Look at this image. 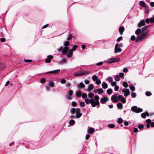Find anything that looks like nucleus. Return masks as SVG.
I'll use <instances>...</instances> for the list:
<instances>
[{
	"mask_svg": "<svg viewBox=\"0 0 154 154\" xmlns=\"http://www.w3.org/2000/svg\"><path fill=\"white\" fill-rule=\"evenodd\" d=\"M115 80L117 81H119L120 80V77L118 75H116L115 77Z\"/></svg>",
	"mask_w": 154,
	"mask_h": 154,
	"instance_id": "obj_28",
	"label": "nucleus"
},
{
	"mask_svg": "<svg viewBox=\"0 0 154 154\" xmlns=\"http://www.w3.org/2000/svg\"><path fill=\"white\" fill-rule=\"evenodd\" d=\"M130 89L132 91H134L135 90V87L133 86H131L130 87Z\"/></svg>",
	"mask_w": 154,
	"mask_h": 154,
	"instance_id": "obj_40",
	"label": "nucleus"
},
{
	"mask_svg": "<svg viewBox=\"0 0 154 154\" xmlns=\"http://www.w3.org/2000/svg\"><path fill=\"white\" fill-rule=\"evenodd\" d=\"M119 45L116 44L115 48V52L117 53L120 52L122 51V49L120 48H119Z\"/></svg>",
	"mask_w": 154,
	"mask_h": 154,
	"instance_id": "obj_10",
	"label": "nucleus"
},
{
	"mask_svg": "<svg viewBox=\"0 0 154 154\" xmlns=\"http://www.w3.org/2000/svg\"><path fill=\"white\" fill-rule=\"evenodd\" d=\"M144 127V126L142 124V125H139L138 126V128H139L140 129H142Z\"/></svg>",
	"mask_w": 154,
	"mask_h": 154,
	"instance_id": "obj_59",
	"label": "nucleus"
},
{
	"mask_svg": "<svg viewBox=\"0 0 154 154\" xmlns=\"http://www.w3.org/2000/svg\"><path fill=\"white\" fill-rule=\"evenodd\" d=\"M117 83L115 82H112L111 84V85L112 86H116Z\"/></svg>",
	"mask_w": 154,
	"mask_h": 154,
	"instance_id": "obj_49",
	"label": "nucleus"
},
{
	"mask_svg": "<svg viewBox=\"0 0 154 154\" xmlns=\"http://www.w3.org/2000/svg\"><path fill=\"white\" fill-rule=\"evenodd\" d=\"M119 75L120 77L122 78L124 76V74L122 72H121L119 74Z\"/></svg>",
	"mask_w": 154,
	"mask_h": 154,
	"instance_id": "obj_54",
	"label": "nucleus"
},
{
	"mask_svg": "<svg viewBox=\"0 0 154 154\" xmlns=\"http://www.w3.org/2000/svg\"><path fill=\"white\" fill-rule=\"evenodd\" d=\"M53 58V56L52 55H49L47 57V58L45 60V62L47 63H50L51 61V60Z\"/></svg>",
	"mask_w": 154,
	"mask_h": 154,
	"instance_id": "obj_13",
	"label": "nucleus"
},
{
	"mask_svg": "<svg viewBox=\"0 0 154 154\" xmlns=\"http://www.w3.org/2000/svg\"><path fill=\"white\" fill-rule=\"evenodd\" d=\"M145 25V22L144 20H143L140 21L138 24V26L141 27L142 26H144Z\"/></svg>",
	"mask_w": 154,
	"mask_h": 154,
	"instance_id": "obj_15",
	"label": "nucleus"
},
{
	"mask_svg": "<svg viewBox=\"0 0 154 154\" xmlns=\"http://www.w3.org/2000/svg\"><path fill=\"white\" fill-rule=\"evenodd\" d=\"M49 85L51 87H53L54 86V84L53 82H49Z\"/></svg>",
	"mask_w": 154,
	"mask_h": 154,
	"instance_id": "obj_37",
	"label": "nucleus"
},
{
	"mask_svg": "<svg viewBox=\"0 0 154 154\" xmlns=\"http://www.w3.org/2000/svg\"><path fill=\"white\" fill-rule=\"evenodd\" d=\"M75 123V122L73 120H71L69 122V124L71 125H73Z\"/></svg>",
	"mask_w": 154,
	"mask_h": 154,
	"instance_id": "obj_43",
	"label": "nucleus"
},
{
	"mask_svg": "<svg viewBox=\"0 0 154 154\" xmlns=\"http://www.w3.org/2000/svg\"><path fill=\"white\" fill-rule=\"evenodd\" d=\"M69 47L67 46L64 47L62 50V52L63 54H66L69 50Z\"/></svg>",
	"mask_w": 154,
	"mask_h": 154,
	"instance_id": "obj_19",
	"label": "nucleus"
},
{
	"mask_svg": "<svg viewBox=\"0 0 154 154\" xmlns=\"http://www.w3.org/2000/svg\"><path fill=\"white\" fill-rule=\"evenodd\" d=\"M122 36H120V37H119L117 39V41L118 42H119V41H120L122 39Z\"/></svg>",
	"mask_w": 154,
	"mask_h": 154,
	"instance_id": "obj_62",
	"label": "nucleus"
},
{
	"mask_svg": "<svg viewBox=\"0 0 154 154\" xmlns=\"http://www.w3.org/2000/svg\"><path fill=\"white\" fill-rule=\"evenodd\" d=\"M122 85L125 88H127L128 86V84L127 82H123Z\"/></svg>",
	"mask_w": 154,
	"mask_h": 154,
	"instance_id": "obj_31",
	"label": "nucleus"
},
{
	"mask_svg": "<svg viewBox=\"0 0 154 154\" xmlns=\"http://www.w3.org/2000/svg\"><path fill=\"white\" fill-rule=\"evenodd\" d=\"M122 91L124 93V95L125 97H127L130 94L129 89H122Z\"/></svg>",
	"mask_w": 154,
	"mask_h": 154,
	"instance_id": "obj_7",
	"label": "nucleus"
},
{
	"mask_svg": "<svg viewBox=\"0 0 154 154\" xmlns=\"http://www.w3.org/2000/svg\"><path fill=\"white\" fill-rule=\"evenodd\" d=\"M148 27L147 26H145L142 28V31L143 32L146 30Z\"/></svg>",
	"mask_w": 154,
	"mask_h": 154,
	"instance_id": "obj_48",
	"label": "nucleus"
},
{
	"mask_svg": "<svg viewBox=\"0 0 154 154\" xmlns=\"http://www.w3.org/2000/svg\"><path fill=\"white\" fill-rule=\"evenodd\" d=\"M99 97L98 95L94 96V98L91 99V104L93 107H95L100 104Z\"/></svg>",
	"mask_w": 154,
	"mask_h": 154,
	"instance_id": "obj_2",
	"label": "nucleus"
},
{
	"mask_svg": "<svg viewBox=\"0 0 154 154\" xmlns=\"http://www.w3.org/2000/svg\"><path fill=\"white\" fill-rule=\"evenodd\" d=\"M85 83V84H88L90 82L88 80H85L84 81Z\"/></svg>",
	"mask_w": 154,
	"mask_h": 154,
	"instance_id": "obj_63",
	"label": "nucleus"
},
{
	"mask_svg": "<svg viewBox=\"0 0 154 154\" xmlns=\"http://www.w3.org/2000/svg\"><path fill=\"white\" fill-rule=\"evenodd\" d=\"M76 109L74 108H72L70 109V111L72 114H74L76 113Z\"/></svg>",
	"mask_w": 154,
	"mask_h": 154,
	"instance_id": "obj_25",
	"label": "nucleus"
},
{
	"mask_svg": "<svg viewBox=\"0 0 154 154\" xmlns=\"http://www.w3.org/2000/svg\"><path fill=\"white\" fill-rule=\"evenodd\" d=\"M141 32V29L140 28H138L137 29L136 31H135V34L138 35H140V33Z\"/></svg>",
	"mask_w": 154,
	"mask_h": 154,
	"instance_id": "obj_21",
	"label": "nucleus"
},
{
	"mask_svg": "<svg viewBox=\"0 0 154 154\" xmlns=\"http://www.w3.org/2000/svg\"><path fill=\"white\" fill-rule=\"evenodd\" d=\"M72 38V35H69V37L68 38V40H70Z\"/></svg>",
	"mask_w": 154,
	"mask_h": 154,
	"instance_id": "obj_64",
	"label": "nucleus"
},
{
	"mask_svg": "<svg viewBox=\"0 0 154 154\" xmlns=\"http://www.w3.org/2000/svg\"><path fill=\"white\" fill-rule=\"evenodd\" d=\"M120 59L119 58H109L106 61V63H113L119 62Z\"/></svg>",
	"mask_w": 154,
	"mask_h": 154,
	"instance_id": "obj_4",
	"label": "nucleus"
},
{
	"mask_svg": "<svg viewBox=\"0 0 154 154\" xmlns=\"http://www.w3.org/2000/svg\"><path fill=\"white\" fill-rule=\"evenodd\" d=\"M73 50L72 49H70L69 50L68 54H67V57H71L73 54Z\"/></svg>",
	"mask_w": 154,
	"mask_h": 154,
	"instance_id": "obj_14",
	"label": "nucleus"
},
{
	"mask_svg": "<svg viewBox=\"0 0 154 154\" xmlns=\"http://www.w3.org/2000/svg\"><path fill=\"white\" fill-rule=\"evenodd\" d=\"M78 47V46L77 45H74L72 47V50L73 51L74 50H75Z\"/></svg>",
	"mask_w": 154,
	"mask_h": 154,
	"instance_id": "obj_61",
	"label": "nucleus"
},
{
	"mask_svg": "<svg viewBox=\"0 0 154 154\" xmlns=\"http://www.w3.org/2000/svg\"><path fill=\"white\" fill-rule=\"evenodd\" d=\"M94 96V94L92 93H90L88 94V96L90 98H93Z\"/></svg>",
	"mask_w": 154,
	"mask_h": 154,
	"instance_id": "obj_30",
	"label": "nucleus"
},
{
	"mask_svg": "<svg viewBox=\"0 0 154 154\" xmlns=\"http://www.w3.org/2000/svg\"><path fill=\"white\" fill-rule=\"evenodd\" d=\"M68 95L66 96V98L68 100H70L72 98L71 96H72L73 94L72 90H69L68 91Z\"/></svg>",
	"mask_w": 154,
	"mask_h": 154,
	"instance_id": "obj_8",
	"label": "nucleus"
},
{
	"mask_svg": "<svg viewBox=\"0 0 154 154\" xmlns=\"http://www.w3.org/2000/svg\"><path fill=\"white\" fill-rule=\"evenodd\" d=\"M94 87V86L93 84L90 85L88 87V91L89 92L91 91V90L93 89Z\"/></svg>",
	"mask_w": 154,
	"mask_h": 154,
	"instance_id": "obj_18",
	"label": "nucleus"
},
{
	"mask_svg": "<svg viewBox=\"0 0 154 154\" xmlns=\"http://www.w3.org/2000/svg\"><path fill=\"white\" fill-rule=\"evenodd\" d=\"M140 5L143 7H145L146 6V4L143 1H141L140 2Z\"/></svg>",
	"mask_w": 154,
	"mask_h": 154,
	"instance_id": "obj_32",
	"label": "nucleus"
},
{
	"mask_svg": "<svg viewBox=\"0 0 154 154\" xmlns=\"http://www.w3.org/2000/svg\"><path fill=\"white\" fill-rule=\"evenodd\" d=\"M60 82L62 84H65L66 82V80L64 79H62L60 80Z\"/></svg>",
	"mask_w": 154,
	"mask_h": 154,
	"instance_id": "obj_41",
	"label": "nucleus"
},
{
	"mask_svg": "<svg viewBox=\"0 0 154 154\" xmlns=\"http://www.w3.org/2000/svg\"><path fill=\"white\" fill-rule=\"evenodd\" d=\"M77 103L74 101H73L72 103V105L73 106H76L77 105Z\"/></svg>",
	"mask_w": 154,
	"mask_h": 154,
	"instance_id": "obj_57",
	"label": "nucleus"
},
{
	"mask_svg": "<svg viewBox=\"0 0 154 154\" xmlns=\"http://www.w3.org/2000/svg\"><path fill=\"white\" fill-rule=\"evenodd\" d=\"M82 97L83 98H86L87 97V95L85 93H83L82 95Z\"/></svg>",
	"mask_w": 154,
	"mask_h": 154,
	"instance_id": "obj_42",
	"label": "nucleus"
},
{
	"mask_svg": "<svg viewBox=\"0 0 154 154\" xmlns=\"http://www.w3.org/2000/svg\"><path fill=\"white\" fill-rule=\"evenodd\" d=\"M80 110L79 108L76 109V117L78 119L82 115V113L80 112Z\"/></svg>",
	"mask_w": 154,
	"mask_h": 154,
	"instance_id": "obj_9",
	"label": "nucleus"
},
{
	"mask_svg": "<svg viewBox=\"0 0 154 154\" xmlns=\"http://www.w3.org/2000/svg\"><path fill=\"white\" fill-rule=\"evenodd\" d=\"M146 94L147 96H149L151 95L152 94L149 91H147L146 93Z\"/></svg>",
	"mask_w": 154,
	"mask_h": 154,
	"instance_id": "obj_46",
	"label": "nucleus"
},
{
	"mask_svg": "<svg viewBox=\"0 0 154 154\" xmlns=\"http://www.w3.org/2000/svg\"><path fill=\"white\" fill-rule=\"evenodd\" d=\"M108 127L110 128H112L115 127V125L113 124H110L108 125Z\"/></svg>",
	"mask_w": 154,
	"mask_h": 154,
	"instance_id": "obj_45",
	"label": "nucleus"
},
{
	"mask_svg": "<svg viewBox=\"0 0 154 154\" xmlns=\"http://www.w3.org/2000/svg\"><path fill=\"white\" fill-rule=\"evenodd\" d=\"M111 100L114 103H116L118 102V98L117 95L116 94H114L112 95L111 97Z\"/></svg>",
	"mask_w": 154,
	"mask_h": 154,
	"instance_id": "obj_6",
	"label": "nucleus"
},
{
	"mask_svg": "<svg viewBox=\"0 0 154 154\" xmlns=\"http://www.w3.org/2000/svg\"><path fill=\"white\" fill-rule=\"evenodd\" d=\"M125 30V28L124 26L120 27L119 28V31L121 35L123 34V32Z\"/></svg>",
	"mask_w": 154,
	"mask_h": 154,
	"instance_id": "obj_16",
	"label": "nucleus"
},
{
	"mask_svg": "<svg viewBox=\"0 0 154 154\" xmlns=\"http://www.w3.org/2000/svg\"><path fill=\"white\" fill-rule=\"evenodd\" d=\"M67 62V60L66 59H64L62 61H61L60 63L62 64L63 63H65Z\"/></svg>",
	"mask_w": 154,
	"mask_h": 154,
	"instance_id": "obj_51",
	"label": "nucleus"
},
{
	"mask_svg": "<svg viewBox=\"0 0 154 154\" xmlns=\"http://www.w3.org/2000/svg\"><path fill=\"white\" fill-rule=\"evenodd\" d=\"M123 71L125 72H127L128 71V69L126 67L124 68L123 69Z\"/></svg>",
	"mask_w": 154,
	"mask_h": 154,
	"instance_id": "obj_60",
	"label": "nucleus"
},
{
	"mask_svg": "<svg viewBox=\"0 0 154 154\" xmlns=\"http://www.w3.org/2000/svg\"><path fill=\"white\" fill-rule=\"evenodd\" d=\"M146 22L147 23H149L150 22V19L147 18L145 20Z\"/></svg>",
	"mask_w": 154,
	"mask_h": 154,
	"instance_id": "obj_58",
	"label": "nucleus"
},
{
	"mask_svg": "<svg viewBox=\"0 0 154 154\" xmlns=\"http://www.w3.org/2000/svg\"><path fill=\"white\" fill-rule=\"evenodd\" d=\"M45 81V80L44 78H42L40 80V82L42 83H44Z\"/></svg>",
	"mask_w": 154,
	"mask_h": 154,
	"instance_id": "obj_56",
	"label": "nucleus"
},
{
	"mask_svg": "<svg viewBox=\"0 0 154 154\" xmlns=\"http://www.w3.org/2000/svg\"><path fill=\"white\" fill-rule=\"evenodd\" d=\"M117 106L118 108L121 109L122 107V104L121 103H118L117 104Z\"/></svg>",
	"mask_w": 154,
	"mask_h": 154,
	"instance_id": "obj_34",
	"label": "nucleus"
},
{
	"mask_svg": "<svg viewBox=\"0 0 154 154\" xmlns=\"http://www.w3.org/2000/svg\"><path fill=\"white\" fill-rule=\"evenodd\" d=\"M131 110L137 113L141 112L143 111V110L141 108H137L136 106H132L131 108Z\"/></svg>",
	"mask_w": 154,
	"mask_h": 154,
	"instance_id": "obj_5",
	"label": "nucleus"
},
{
	"mask_svg": "<svg viewBox=\"0 0 154 154\" xmlns=\"http://www.w3.org/2000/svg\"><path fill=\"white\" fill-rule=\"evenodd\" d=\"M90 73V72L88 71H80L75 72L73 74V75L75 76H79L89 74Z\"/></svg>",
	"mask_w": 154,
	"mask_h": 154,
	"instance_id": "obj_3",
	"label": "nucleus"
},
{
	"mask_svg": "<svg viewBox=\"0 0 154 154\" xmlns=\"http://www.w3.org/2000/svg\"><path fill=\"white\" fill-rule=\"evenodd\" d=\"M60 69H57L52 71H49L46 72V73H58L60 72Z\"/></svg>",
	"mask_w": 154,
	"mask_h": 154,
	"instance_id": "obj_17",
	"label": "nucleus"
},
{
	"mask_svg": "<svg viewBox=\"0 0 154 154\" xmlns=\"http://www.w3.org/2000/svg\"><path fill=\"white\" fill-rule=\"evenodd\" d=\"M82 95V92L80 91H79L76 93V95L78 97H80Z\"/></svg>",
	"mask_w": 154,
	"mask_h": 154,
	"instance_id": "obj_36",
	"label": "nucleus"
},
{
	"mask_svg": "<svg viewBox=\"0 0 154 154\" xmlns=\"http://www.w3.org/2000/svg\"><path fill=\"white\" fill-rule=\"evenodd\" d=\"M119 88V87L118 86H116L115 87L114 90L115 91H117L118 90Z\"/></svg>",
	"mask_w": 154,
	"mask_h": 154,
	"instance_id": "obj_55",
	"label": "nucleus"
},
{
	"mask_svg": "<svg viewBox=\"0 0 154 154\" xmlns=\"http://www.w3.org/2000/svg\"><path fill=\"white\" fill-rule=\"evenodd\" d=\"M141 117L143 118H145L146 116H149V114L148 112L143 113L141 114Z\"/></svg>",
	"mask_w": 154,
	"mask_h": 154,
	"instance_id": "obj_20",
	"label": "nucleus"
},
{
	"mask_svg": "<svg viewBox=\"0 0 154 154\" xmlns=\"http://www.w3.org/2000/svg\"><path fill=\"white\" fill-rule=\"evenodd\" d=\"M97 91L98 93L99 94H101L103 92V90L101 88L97 89Z\"/></svg>",
	"mask_w": 154,
	"mask_h": 154,
	"instance_id": "obj_26",
	"label": "nucleus"
},
{
	"mask_svg": "<svg viewBox=\"0 0 154 154\" xmlns=\"http://www.w3.org/2000/svg\"><path fill=\"white\" fill-rule=\"evenodd\" d=\"M80 106L82 107H84L85 106V103L84 102H82L80 103Z\"/></svg>",
	"mask_w": 154,
	"mask_h": 154,
	"instance_id": "obj_53",
	"label": "nucleus"
},
{
	"mask_svg": "<svg viewBox=\"0 0 154 154\" xmlns=\"http://www.w3.org/2000/svg\"><path fill=\"white\" fill-rule=\"evenodd\" d=\"M149 30L142 33L140 35H137L136 41V42H140L144 40L149 35Z\"/></svg>",
	"mask_w": 154,
	"mask_h": 154,
	"instance_id": "obj_1",
	"label": "nucleus"
},
{
	"mask_svg": "<svg viewBox=\"0 0 154 154\" xmlns=\"http://www.w3.org/2000/svg\"><path fill=\"white\" fill-rule=\"evenodd\" d=\"M94 131V129L92 128H89L88 132L89 134H91Z\"/></svg>",
	"mask_w": 154,
	"mask_h": 154,
	"instance_id": "obj_24",
	"label": "nucleus"
},
{
	"mask_svg": "<svg viewBox=\"0 0 154 154\" xmlns=\"http://www.w3.org/2000/svg\"><path fill=\"white\" fill-rule=\"evenodd\" d=\"M98 79V78L96 75H94L92 77V79L94 81H96Z\"/></svg>",
	"mask_w": 154,
	"mask_h": 154,
	"instance_id": "obj_29",
	"label": "nucleus"
},
{
	"mask_svg": "<svg viewBox=\"0 0 154 154\" xmlns=\"http://www.w3.org/2000/svg\"><path fill=\"white\" fill-rule=\"evenodd\" d=\"M85 102L87 104H89L91 103V99L89 100L88 98H86L85 99Z\"/></svg>",
	"mask_w": 154,
	"mask_h": 154,
	"instance_id": "obj_27",
	"label": "nucleus"
},
{
	"mask_svg": "<svg viewBox=\"0 0 154 154\" xmlns=\"http://www.w3.org/2000/svg\"><path fill=\"white\" fill-rule=\"evenodd\" d=\"M107 80L108 81L110 82L111 83L113 81V79L112 77H109L107 78Z\"/></svg>",
	"mask_w": 154,
	"mask_h": 154,
	"instance_id": "obj_35",
	"label": "nucleus"
},
{
	"mask_svg": "<svg viewBox=\"0 0 154 154\" xmlns=\"http://www.w3.org/2000/svg\"><path fill=\"white\" fill-rule=\"evenodd\" d=\"M109 100V98L107 97H104L101 98L100 99V102L102 104L105 103L106 102L108 101Z\"/></svg>",
	"mask_w": 154,
	"mask_h": 154,
	"instance_id": "obj_11",
	"label": "nucleus"
},
{
	"mask_svg": "<svg viewBox=\"0 0 154 154\" xmlns=\"http://www.w3.org/2000/svg\"><path fill=\"white\" fill-rule=\"evenodd\" d=\"M69 42L68 41H66L64 43V45L65 46L68 47L69 45Z\"/></svg>",
	"mask_w": 154,
	"mask_h": 154,
	"instance_id": "obj_39",
	"label": "nucleus"
},
{
	"mask_svg": "<svg viewBox=\"0 0 154 154\" xmlns=\"http://www.w3.org/2000/svg\"><path fill=\"white\" fill-rule=\"evenodd\" d=\"M96 81V83L97 85H100L101 84V82L100 79H98Z\"/></svg>",
	"mask_w": 154,
	"mask_h": 154,
	"instance_id": "obj_44",
	"label": "nucleus"
},
{
	"mask_svg": "<svg viewBox=\"0 0 154 154\" xmlns=\"http://www.w3.org/2000/svg\"><path fill=\"white\" fill-rule=\"evenodd\" d=\"M102 86L103 89H106L108 88V85L106 83L103 82L102 84Z\"/></svg>",
	"mask_w": 154,
	"mask_h": 154,
	"instance_id": "obj_23",
	"label": "nucleus"
},
{
	"mask_svg": "<svg viewBox=\"0 0 154 154\" xmlns=\"http://www.w3.org/2000/svg\"><path fill=\"white\" fill-rule=\"evenodd\" d=\"M79 88H84L85 87V85L82 83H80L77 86Z\"/></svg>",
	"mask_w": 154,
	"mask_h": 154,
	"instance_id": "obj_22",
	"label": "nucleus"
},
{
	"mask_svg": "<svg viewBox=\"0 0 154 154\" xmlns=\"http://www.w3.org/2000/svg\"><path fill=\"white\" fill-rule=\"evenodd\" d=\"M135 39L136 37L134 35H132L131 38V40L132 41L134 40Z\"/></svg>",
	"mask_w": 154,
	"mask_h": 154,
	"instance_id": "obj_50",
	"label": "nucleus"
},
{
	"mask_svg": "<svg viewBox=\"0 0 154 154\" xmlns=\"http://www.w3.org/2000/svg\"><path fill=\"white\" fill-rule=\"evenodd\" d=\"M107 94H111L112 93V90L111 88L108 89L107 91Z\"/></svg>",
	"mask_w": 154,
	"mask_h": 154,
	"instance_id": "obj_33",
	"label": "nucleus"
},
{
	"mask_svg": "<svg viewBox=\"0 0 154 154\" xmlns=\"http://www.w3.org/2000/svg\"><path fill=\"white\" fill-rule=\"evenodd\" d=\"M150 22L152 23L154 22V16L153 17H151L150 18Z\"/></svg>",
	"mask_w": 154,
	"mask_h": 154,
	"instance_id": "obj_52",
	"label": "nucleus"
},
{
	"mask_svg": "<svg viewBox=\"0 0 154 154\" xmlns=\"http://www.w3.org/2000/svg\"><path fill=\"white\" fill-rule=\"evenodd\" d=\"M131 95L132 96V97L133 98H134L136 97V93L134 92H133L131 94Z\"/></svg>",
	"mask_w": 154,
	"mask_h": 154,
	"instance_id": "obj_47",
	"label": "nucleus"
},
{
	"mask_svg": "<svg viewBox=\"0 0 154 154\" xmlns=\"http://www.w3.org/2000/svg\"><path fill=\"white\" fill-rule=\"evenodd\" d=\"M118 99L120 100L123 103H125L126 102L125 99L121 95H119L118 97Z\"/></svg>",
	"mask_w": 154,
	"mask_h": 154,
	"instance_id": "obj_12",
	"label": "nucleus"
},
{
	"mask_svg": "<svg viewBox=\"0 0 154 154\" xmlns=\"http://www.w3.org/2000/svg\"><path fill=\"white\" fill-rule=\"evenodd\" d=\"M123 122V120L121 118H119L118 121V123L119 124H121Z\"/></svg>",
	"mask_w": 154,
	"mask_h": 154,
	"instance_id": "obj_38",
	"label": "nucleus"
}]
</instances>
